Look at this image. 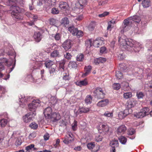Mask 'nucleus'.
<instances>
[{"instance_id":"1","label":"nucleus","mask_w":152,"mask_h":152,"mask_svg":"<svg viewBox=\"0 0 152 152\" xmlns=\"http://www.w3.org/2000/svg\"><path fill=\"white\" fill-rule=\"evenodd\" d=\"M118 42L121 47L128 50H134L135 52H139L142 48L141 45L138 42L135 43L132 39H124L120 37L118 39Z\"/></svg>"},{"instance_id":"2","label":"nucleus","mask_w":152,"mask_h":152,"mask_svg":"<svg viewBox=\"0 0 152 152\" xmlns=\"http://www.w3.org/2000/svg\"><path fill=\"white\" fill-rule=\"evenodd\" d=\"M41 102L38 99H34L31 103L28 105V109L30 111L35 113L37 107L40 106Z\"/></svg>"},{"instance_id":"3","label":"nucleus","mask_w":152,"mask_h":152,"mask_svg":"<svg viewBox=\"0 0 152 152\" xmlns=\"http://www.w3.org/2000/svg\"><path fill=\"white\" fill-rule=\"evenodd\" d=\"M149 113V110L148 107H145L142 109L140 112L135 115V116L138 118H142Z\"/></svg>"},{"instance_id":"4","label":"nucleus","mask_w":152,"mask_h":152,"mask_svg":"<svg viewBox=\"0 0 152 152\" xmlns=\"http://www.w3.org/2000/svg\"><path fill=\"white\" fill-rule=\"evenodd\" d=\"M129 20H131L129 18L125 19L123 23L122 26L121 28V31L123 32L127 31L129 29V25L130 23Z\"/></svg>"},{"instance_id":"5","label":"nucleus","mask_w":152,"mask_h":152,"mask_svg":"<svg viewBox=\"0 0 152 152\" xmlns=\"http://www.w3.org/2000/svg\"><path fill=\"white\" fill-rule=\"evenodd\" d=\"M36 115L35 113H29L26 114L23 117V119L26 123L30 122L32 120V118Z\"/></svg>"},{"instance_id":"6","label":"nucleus","mask_w":152,"mask_h":152,"mask_svg":"<svg viewBox=\"0 0 152 152\" xmlns=\"http://www.w3.org/2000/svg\"><path fill=\"white\" fill-rule=\"evenodd\" d=\"M72 45V41L70 39H67L63 43L62 47L66 51H67L71 48Z\"/></svg>"},{"instance_id":"7","label":"nucleus","mask_w":152,"mask_h":152,"mask_svg":"<svg viewBox=\"0 0 152 152\" xmlns=\"http://www.w3.org/2000/svg\"><path fill=\"white\" fill-rule=\"evenodd\" d=\"M110 145L112 148L110 150L111 152H115V148L118 146V143L117 140H113L110 142Z\"/></svg>"},{"instance_id":"8","label":"nucleus","mask_w":152,"mask_h":152,"mask_svg":"<svg viewBox=\"0 0 152 152\" xmlns=\"http://www.w3.org/2000/svg\"><path fill=\"white\" fill-rule=\"evenodd\" d=\"M99 130L102 131L104 133H106L108 132L109 128L107 124L101 123L99 125Z\"/></svg>"},{"instance_id":"9","label":"nucleus","mask_w":152,"mask_h":152,"mask_svg":"<svg viewBox=\"0 0 152 152\" xmlns=\"http://www.w3.org/2000/svg\"><path fill=\"white\" fill-rule=\"evenodd\" d=\"M126 129L127 128L124 125H121L117 128V133L118 135H123L125 132Z\"/></svg>"},{"instance_id":"10","label":"nucleus","mask_w":152,"mask_h":152,"mask_svg":"<svg viewBox=\"0 0 152 152\" xmlns=\"http://www.w3.org/2000/svg\"><path fill=\"white\" fill-rule=\"evenodd\" d=\"M50 118L52 121L55 122L60 119L61 116L59 113H54L51 114Z\"/></svg>"},{"instance_id":"11","label":"nucleus","mask_w":152,"mask_h":152,"mask_svg":"<svg viewBox=\"0 0 152 152\" xmlns=\"http://www.w3.org/2000/svg\"><path fill=\"white\" fill-rule=\"evenodd\" d=\"M103 43V41L101 38H97L94 40L93 42L94 46L96 48H98L102 46Z\"/></svg>"},{"instance_id":"12","label":"nucleus","mask_w":152,"mask_h":152,"mask_svg":"<svg viewBox=\"0 0 152 152\" xmlns=\"http://www.w3.org/2000/svg\"><path fill=\"white\" fill-rule=\"evenodd\" d=\"M52 109L50 107H48L44 110V114L45 117L48 118H49L51 117L52 113Z\"/></svg>"},{"instance_id":"13","label":"nucleus","mask_w":152,"mask_h":152,"mask_svg":"<svg viewBox=\"0 0 152 152\" xmlns=\"http://www.w3.org/2000/svg\"><path fill=\"white\" fill-rule=\"evenodd\" d=\"M59 7L61 10H66L68 9L69 5L65 2L61 1L59 3Z\"/></svg>"},{"instance_id":"14","label":"nucleus","mask_w":152,"mask_h":152,"mask_svg":"<svg viewBox=\"0 0 152 152\" xmlns=\"http://www.w3.org/2000/svg\"><path fill=\"white\" fill-rule=\"evenodd\" d=\"M20 100V102L22 103H24L27 101H28L30 99L31 97L29 96H20L19 97Z\"/></svg>"},{"instance_id":"15","label":"nucleus","mask_w":152,"mask_h":152,"mask_svg":"<svg viewBox=\"0 0 152 152\" xmlns=\"http://www.w3.org/2000/svg\"><path fill=\"white\" fill-rule=\"evenodd\" d=\"M94 94L96 95H103L105 93L102 89L101 88H97L94 91Z\"/></svg>"},{"instance_id":"16","label":"nucleus","mask_w":152,"mask_h":152,"mask_svg":"<svg viewBox=\"0 0 152 152\" xmlns=\"http://www.w3.org/2000/svg\"><path fill=\"white\" fill-rule=\"evenodd\" d=\"M135 132V131L134 129L133 128H130L129 129L128 131L127 134L129 136L132 135V136L131 137L128 136V137L132 140L134 139L135 137L134 135Z\"/></svg>"},{"instance_id":"17","label":"nucleus","mask_w":152,"mask_h":152,"mask_svg":"<svg viewBox=\"0 0 152 152\" xmlns=\"http://www.w3.org/2000/svg\"><path fill=\"white\" fill-rule=\"evenodd\" d=\"M42 35L41 33L38 31L35 32L34 35V37L36 41L39 42L41 40Z\"/></svg>"},{"instance_id":"18","label":"nucleus","mask_w":152,"mask_h":152,"mask_svg":"<svg viewBox=\"0 0 152 152\" xmlns=\"http://www.w3.org/2000/svg\"><path fill=\"white\" fill-rule=\"evenodd\" d=\"M87 2L88 0H79V8L82 9L85 7L87 4Z\"/></svg>"},{"instance_id":"19","label":"nucleus","mask_w":152,"mask_h":152,"mask_svg":"<svg viewBox=\"0 0 152 152\" xmlns=\"http://www.w3.org/2000/svg\"><path fill=\"white\" fill-rule=\"evenodd\" d=\"M0 62L3 64L10 66L12 64V62H9L7 59L4 58H1L0 59Z\"/></svg>"},{"instance_id":"20","label":"nucleus","mask_w":152,"mask_h":152,"mask_svg":"<svg viewBox=\"0 0 152 152\" xmlns=\"http://www.w3.org/2000/svg\"><path fill=\"white\" fill-rule=\"evenodd\" d=\"M128 114V110L126 109L124 111L119 112L118 115V117L121 119H123Z\"/></svg>"},{"instance_id":"21","label":"nucleus","mask_w":152,"mask_h":152,"mask_svg":"<svg viewBox=\"0 0 152 152\" xmlns=\"http://www.w3.org/2000/svg\"><path fill=\"white\" fill-rule=\"evenodd\" d=\"M109 102V101L107 99H103L99 102L97 105L98 106L103 107L107 105Z\"/></svg>"},{"instance_id":"22","label":"nucleus","mask_w":152,"mask_h":152,"mask_svg":"<svg viewBox=\"0 0 152 152\" xmlns=\"http://www.w3.org/2000/svg\"><path fill=\"white\" fill-rule=\"evenodd\" d=\"M69 20L67 17L63 18L61 20V24L64 27H66L69 24Z\"/></svg>"},{"instance_id":"23","label":"nucleus","mask_w":152,"mask_h":152,"mask_svg":"<svg viewBox=\"0 0 152 152\" xmlns=\"http://www.w3.org/2000/svg\"><path fill=\"white\" fill-rule=\"evenodd\" d=\"M50 56L51 57L55 58L59 57L60 55L58 50H56L51 53Z\"/></svg>"},{"instance_id":"24","label":"nucleus","mask_w":152,"mask_h":152,"mask_svg":"<svg viewBox=\"0 0 152 152\" xmlns=\"http://www.w3.org/2000/svg\"><path fill=\"white\" fill-rule=\"evenodd\" d=\"M68 29L70 32L74 36H75L78 30L77 28H75L73 26L69 27Z\"/></svg>"},{"instance_id":"25","label":"nucleus","mask_w":152,"mask_h":152,"mask_svg":"<svg viewBox=\"0 0 152 152\" xmlns=\"http://www.w3.org/2000/svg\"><path fill=\"white\" fill-rule=\"evenodd\" d=\"M91 69L92 67L91 66H86L85 67V73H84L83 74V76H85L89 74V73L91 72Z\"/></svg>"},{"instance_id":"26","label":"nucleus","mask_w":152,"mask_h":152,"mask_svg":"<svg viewBox=\"0 0 152 152\" xmlns=\"http://www.w3.org/2000/svg\"><path fill=\"white\" fill-rule=\"evenodd\" d=\"M88 84L87 80L85 79L84 80L80 81L79 82H77L76 84L79 86L81 87L82 86H86Z\"/></svg>"},{"instance_id":"27","label":"nucleus","mask_w":152,"mask_h":152,"mask_svg":"<svg viewBox=\"0 0 152 152\" xmlns=\"http://www.w3.org/2000/svg\"><path fill=\"white\" fill-rule=\"evenodd\" d=\"M96 25V22L95 21H92L91 22L88 26V28L90 31H92L94 30L95 27Z\"/></svg>"},{"instance_id":"28","label":"nucleus","mask_w":152,"mask_h":152,"mask_svg":"<svg viewBox=\"0 0 152 152\" xmlns=\"http://www.w3.org/2000/svg\"><path fill=\"white\" fill-rule=\"evenodd\" d=\"M34 65L33 68L34 69H37L40 67H41L42 65L41 62L40 61H36L34 62Z\"/></svg>"},{"instance_id":"29","label":"nucleus","mask_w":152,"mask_h":152,"mask_svg":"<svg viewBox=\"0 0 152 152\" xmlns=\"http://www.w3.org/2000/svg\"><path fill=\"white\" fill-rule=\"evenodd\" d=\"M63 77L62 78L65 81H69L70 79L68 72H62Z\"/></svg>"},{"instance_id":"30","label":"nucleus","mask_w":152,"mask_h":152,"mask_svg":"<svg viewBox=\"0 0 152 152\" xmlns=\"http://www.w3.org/2000/svg\"><path fill=\"white\" fill-rule=\"evenodd\" d=\"M130 20L137 23H139L141 20V18L140 16L135 15L130 17Z\"/></svg>"},{"instance_id":"31","label":"nucleus","mask_w":152,"mask_h":152,"mask_svg":"<svg viewBox=\"0 0 152 152\" xmlns=\"http://www.w3.org/2000/svg\"><path fill=\"white\" fill-rule=\"evenodd\" d=\"M102 115L107 118H112L113 116V114L112 112L106 111Z\"/></svg>"},{"instance_id":"32","label":"nucleus","mask_w":152,"mask_h":152,"mask_svg":"<svg viewBox=\"0 0 152 152\" xmlns=\"http://www.w3.org/2000/svg\"><path fill=\"white\" fill-rule=\"evenodd\" d=\"M45 64L46 67L48 68H49L52 66H54L55 65L54 64L53 61L51 60L46 61L45 63Z\"/></svg>"},{"instance_id":"33","label":"nucleus","mask_w":152,"mask_h":152,"mask_svg":"<svg viewBox=\"0 0 152 152\" xmlns=\"http://www.w3.org/2000/svg\"><path fill=\"white\" fill-rule=\"evenodd\" d=\"M63 141L66 144H68L70 143L72 141H69L70 140H71V139L69 137V136H66L64 138H62Z\"/></svg>"},{"instance_id":"34","label":"nucleus","mask_w":152,"mask_h":152,"mask_svg":"<svg viewBox=\"0 0 152 152\" xmlns=\"http://www.w3.org/2000/svg\"><path fill=\"white\" fill-rule=\"evenodd\" d=\"M142 5L144 8H147L150 5L149 0H144L142 2Z\"/></svg>"},{"instance_id":"35","label":"nucleus","mask_w":152,"mask_h":152,"mask_svg":"<svg viewBox=\"0 0 152 152\" xmlns=\"http://www.w3.org/2000/svg\"><path fill=\"white\" fill-rule=\"evenodd\" d=\"M120 142L122 144H125L127 141V139L126 137L124 136H121L118 138Z\"/></svg>"},{"instance_id":"36","label":"nucleus","mask_w":152,"mask_h":152,"mask_svg":"<svg viewBox=\"0 0 152 152\" xmlns=\"http://www.w3.org/2000/svg\"><path fill=\"white\" fill-rule=\"evenodd\" d=\"M134 105V102L130 100L128 101L126 104L127 108H130L133 107Z\"/></svg>"},{"instance_id":"37","label":"nucleus","mask_w":152,"mask_h":152,"mask_svg":"<svg viewBox=\"0 0 152 152\" xmlns=\"http://www.w3.org/2000/svg\"><path fill=\"white\" fill-rule=\"evenodd\" d=\"M57 20L53 18L49 20V23L50 25L56 26Z\"/></svg>"},{"instance_id":"38","label":"nucleus","mask_w":152,"mask_h":152,"mask_svg":"<svg viewBox=\"0 0 152 152\" xmlns=\"http://www.w3.org/2000/svg\"><path fill=\"white\" fill-rule=\"evenodd\" d=\"M7 123V120L5 119H3L0 121V125L2 127H5Z\"/></svg>"},{"instance_id":"39","label":"nucleus","mask_w":152,"mask_h":152,"mask_svg":"<svg viewBox=\"0 0 152 152\" xmlns=\"http://www.w3.org/2000/svg\"><path fill=\"white\" fill-rule=\"evenodd\" d=\"M69 67L76 69L77 67V64L75 61H71L69 64Z\"/></svg>"},{"instance_id":"40","label":"nucleus","mask_w":152,"mask_h":152,"mask_svg":"<svg viewBox=\"0 0 152 152\" xmlns=\"http://www.w3.org/2000/svg\"><path fill=\"white\" fill-rule=\"evenodd\" d=\"M52 36L56 41L59 40L61 38V34L59 33H56L55 34H53Z\"/></svg>"},{"instance_id":"41","label":"nucleus","mask_w":152,"mask_h":152,"mask_svg":"<svg viewBox=\"0 0 152 152\" xmlns=\"http://www.w3.org/2000/svg\"><path fill=\"white\" fill-rule=\"evenodd\" d=\"M115 75L118 79H121L123 77L122 73L119 71H117L116 72Z\"/></svg>"},{"instance_id":"42","label":"nucleus","mask_w":152,"mask_h":152,"mask_svg":"<svg viewBox=\"0 0 152 152\" xmlns=\"http://www.w3.org/2000/svg\"><path fill=\"white\" fill-rule=\"evenodd\" d=\"M84 58V55L82 54L78 55L77 56V60L78 61H82Z\"/></svg>"},{"instance_id":"43","label":"nucleus","mask_w":152,"mask_h":152,"mask_svg":"<svg viewBox=\"0 0 152 152\" xmlns=\"http://www.w3.org/2000/svg\"><path fill=\"white\" fill-rule=\"evenodd\" d=\"M92 100V98L91 96H86L85 101V102L87 104H90L91 103Z\"/></svg>"},{"instance_id":"44","label":"nucleus","mask_w":152,"mask_h":152,"mask_svg":"<svg viewBox=\"0 0 152 152\" xmlns=\"http://www.w3.org/2000/svg\"><path fill=\"white\" fill-rule=\"evenodd\" d=\"M121 87V85L118 83H114L113 85V88L114 90H118L120 89Z\"/></svg>"},{"instance_id":"45","label":"nucleus","mask_w":152,"mask_h":152,"mask_svg":"<svg viewBox=\"0 0 152 152\" xmlns=\"http://www.w3.org/2000/svg\"><path fill=\"white\" fill-rule=\"evenodd\" d=\"M79 111L81 113H86L89 111V108L84 107H83L80 108L79 110Z\"/></svg>"},{"instance_id":"46","label":"nucleus","mask_w":152,"mask_h":152,"mask_svg":"<svg viewBox=\"0 0 152 152\" xmlns=\"http://www.w3.org/2000/svg\"><path fill=\"white\" fill-rule=\"evenodd\" d=\"M88 148L90 150H92L95 147V144L94 142L88 143L87 145Z\"/></svg>"},{"instance_id":"47","label":"nucleus","mask_w":152,"mask_h":152,"mask_svg":"<svg viewBox=\"0 0 152 152\" xmlns=\"http://www.w3.org/2000/svg\"><path fill=\"white\" fill-rule=\"evenodd\" d=\"M65 63V61L63 60L61 61L59 63V67L60 69L61 68L63 69L64 70V65Z\"/></svg>"},{"instance_id":"48","label":"nucleus","mask_w":152,"mask_h":152,"mask_svg":"<svg viewBox=\"0 0 152 152\" xmlns=\"http://www.w3.org/2000/svg\"><path fill=\"white\" fill-rule=\"evenodd\" d=\"M29 126L31 129H36L38 127L37 124L35 122H32L30 125Z\"/></svg>"},{"instance_id":"49","label":"nucleus","mask_w":152,"mask_h":152,"mask_svg":"<svg viewBox=\"0 0 152 152\" xmlns=\"http://www.w3.org/2000/svg\"><path fill=\"white\" fill-rule=\"evenodd\" d=\"M102 136L100 135L99 134H98L96 135L95 140L97 142H99L102 140Z\"/></svg>"},{"instance_id":"50","label":"nucleus","mask_w":152,"mask_h":152,"mask_svg":"<svg viewBox=\"0 0 152 152\" xmlns=\"http://www.w3.org/2000/svg\"><path fill=\"white\" fill-rule=\"evenodd\" d=\"M77 123L75 120L74 121L73 123L72 124V128L73 130H76L77 129Z\"/></svg>"},{"instance_id":"51","label":"nucleus","mask_w":152,"mask_h":152,"mask_svg":"<svg viewBox=\"0 0 152 152\" xmlns=\"http://www.w3.org/2000/svg\"><path fill=\"white\" fill-rule=\"evenodd\" d=\"M34 144H31L26 147L25 149L27 151L29 152L31 150L32 148H34Z\"/></svg>"},{"instance_id":"52","label":"nucleus","mask_w":152,"mask_h":152,"mask_svg":"<svg viewBox=\"0 0 152 152\" xmlns=\"http://www.w3.org/2000/svg\"><path fill=\"white\" fill-rule=\"evenodd\" d=\"M109 14V12H104L102 14H99L98 16L100 18H102L106 16Z\"/></svg>"},{"instance_id":"53","label":"nucleus","mask_w":152,"mask_h":152,"mask_svg":"<svg viewBox=\"0 0 152 152\" xmlns=\"http://www.w3.org/2000/svg\"><path fill=\"white\" fill-rule=\"evenodd\" d=\"M83 34V32L82 31L78 30L75 36H76L77 37L79 38L82 36Z\"/></svg>"},{"instance_id":"54","label":"nucleus","mask_w":152,"mask_h":152,"mask_svg":"<svg viewBox=\"0 0 152 152\" xmlns=\"http://www.w3.org/2000/svg\"><path fill=\"white\" fill-rule=\"evenodd\" d=\"M56 65H54V66H53V67L51 68L50 70V73L51 75H53L54 72H55L56 68Z\"/></svg>"},{"instance_id":"55","label":"nucleus","mask_w":152,"mask_h":152,"mask_svg":"<svg viewBox=\"0 0 152 152\" xmlns=\"http://www.w3.org/2000/svg\"><path fill=\"white\" fill-rule=\"evenodd\" d=\"M59 12V11L56 8H53L51 10V13L54 14H58Z\"/></svg>"},{"instance_id":"56","label":"nucleus","mask_w":152,"mask_h":152,"mask_svg":"<svg viewBox=\"0 0 152 152\" xmlns=\"http://www.w3.org/2000/svg\"><path fill=\"white\" fill-rule=\"evenodd\" d=\"M5 134L4 132H0V143L1 142L4 140Z\"/></svg>"},{"instance_id":"57","label":"nucleus","mask_w":152,"mask_h":152,"mask_svg":"<svg viewBox=\"0 0 152 152\" xmlns=\"http://www.w3.org/2000/svg\"><path fill=\"white\" fill-rule=\"evenodd\" d=\"M71 57V55L69 53H66V54H64V57L67 59H70Z\"/></svg>"},{"instance_id":"58","label":"nucleus","mask_w":152,"mask_h":152,"mask_svg":"<svg viewBox=\"0 0 152 152\" xmlns=\"http://www.w3.org/2000/svg\"><path fill=\"white\" fill-rule=\"evenodd\" d=\"M22 143V142L20 139H17L15 142V145L17 146H18L20 145Z\"/></svg>"},{"instance_id":"59","label":"nucleus","mask_w":152,"mask_h":152,"mask_svg":"<svg viewBox=\"0 0 152 152\" xmlns=\"http://www.w3.org/2000/svg\"><path fill=\"white\" fill-rule=\"evenodd\" d=\"M66 136H69V137L71 139V140H70L69 141H73L74 140V137L72 134L71 132H69L67 134Z\"/></svg>"},{"instance_id":"60","label":"nucleus","mask_w":152,"mask_h":152,"mask_svg":"<svg viewBox=\"0 0 152 152\" xmlns=\"http://www.w3.org/2000/svg\"><path fill=\"white\" fill-rule=\"evenodd\" d=\"M51 99L52 100L51 103L53 104H54L57 102V101L56 99V98L55 96H52L51 97Z\"/></svg>"},{"instance_id":"61","label":"nucleus","mask_w":152,"mask_h":152,"mask_svg":"<svg viewBox=\"0 0 152 152\" xmlns=\"http://www.w3.org/2000/svg\"><path fill=\"white\" fill-rule=\"evenodd\" d=\"M83 18V16L82 15H80L77 16L75 19L78 21L82 20Z\"/></svg>"},{"instance_id":"62","label":"nucleus","mask_w":152,"mask_h":152,"mask_svg":"<svg viewBox=\"0 0 152 152\" xmlns=\"http://www.w3.org/2000/svg\"><path fill=\"white\" fill-rule=\"evenodd\" d=\"M85 44L87 47H90L91 46V42L90 40H86V41Z\"/></svg>"},{"instance_id":"63","label":"nucleus","mask_w":152,"mask_h":152,"mask_svg":"<svg viewBox=\"0 0 152 152\" xmlns=\"http://www.w3.org/2000/svg\"><path fill=\"white\" fill-rule=\"evenodd\" d=\"M99 61L101 63H103L105 62L106 59L105 58L103 57H100L99 58Z\"/></svg>"},{"instance_id":"64","label":"nucleus","mask_w":152,"mask_h":152,"mask_svg":"<svg viewBox=\"0 0 152 152\" xmlns=\"http://www.w3.org/2000/svg\"><path fill=\"white\" fill-rule=\"evenodd\" d=\"M106 50V48L104 47H102L100 49V52L101 53H105Z\"/></svg>"}]
</instances>
